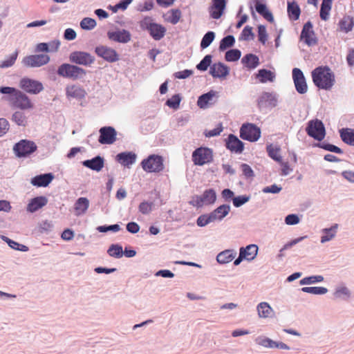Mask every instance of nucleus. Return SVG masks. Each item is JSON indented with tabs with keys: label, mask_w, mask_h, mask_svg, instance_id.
Listing matches in <instances>:
<instances>
[{
	"label": "nucleus",
	"mask_w": 354,
	"mask_h": 354,
	"mask_svg": "<svg viewBox=\"0 0 354 354\" xmlns=\"http://www.w3.org/2000/svg\"><path fill=\"white\" fill-rule=\"evenodd\" d=\"M0 93L8 94V100L10 104L21 110H27L32 109L33 104L29 99L28 96L24 92L10 86H1Z\"/></svg>",
	"instance_id": "1"
},
{
	"label": "nucleus",
	"mask_w": 354,
	"mask_h": 354,
	"mask_svg": "<svg viewBox=\"0 0 354 354\" xmlns=\"http://www.w3.org/2000/svg\"><path fill=\"white\" fill-rule=\"evenodd\" d=\"M315 85L321 89L330 90L335 84V75L327 66H319L312 71Z\"/></svg>",
	"instance_id": "2"
},
{
	"label": "nucleus",
	"mask_w": 354,
	"mask_h": 354,
	"mask_svg": "<svg viewBox=\"0 0 354 354\" xmlns=\"http://www.w3.org/2000/svg\"><path fill=\"white\" fill-rule=\"evenodd\" d=\"M140 27L142 30H147L150 36L156 41L163 38L167 31L162 25L152 22L151 18L149 17H146L141 21Z\"/></svg>",
	"instance_id": "3"
},
{
	"label": "nucleus",
	"mask_w": 354,
	"mask_h": 354,
	"mask_svg": "<svg viewBox=\"0 0 354 354\" xmlns=\"http://www.w3.org/2000/svg\"><path fill=\"white\" fill-rule=\"evenodd\" d=\"M141 166L144 171L151 173H158L164 169L163 158L156 154L149 155L141 162Z\"/></svg>",
	"instance_id": "4"
},
{
	"label": "nucleus",
	"mask_w": 354,
	"mask_h": 354,
	"mask_svg": "<svg viewBox=\"0 0 354 354\" xmlns=\"http://www.w3.org/2000/svg\"><path fill=\"white\" fill-rule=\"evenodd\" d=\"M307 134L317 141H322L326 136L324 123L318 119L310 120L306 126Z\"/></svg>",
	"instance_id": "5"
},
{
	"label": "nucleus",
	"mask_w": 354,
	"mask_h": 354,
	"mask_svg": "<svg viewBox=\"0 0 354 354\" xmlns=\"http://www.w3.org/2000/svg\"><path fill=\"white\" fill-rule=\"evenodd\" d=\"M37 149L36 144L31 140H21L13 147L15 154L18 158L28 157L33 153Z\"/></svg>",
	"instance_id": "6"
},
{
	"label": "nucleus",
	"mask_w": 354,
	"mask_h": 354,
	"mask_svg": "<svg viewBox=\"0 0 354 354\" xmlns=\"http://www.w3.org/2000/svg\"><path fill=\"white\" fill-rule=\"evenodd\" d=\"M213 160V151L207 147H198L192 152V161L195 165L202 166Z\"/></svg>",
	"instance_id": "7"
},
{
	"label": "nucleus",
	"mask_w": 354,
	"mask_h": 354,
	"mask_svg": "<svg viewBox=\"0 0 354 354\" xmlns=\"http://www.w3.org/2000/svg\"><path fill=\"white\" fill-rule=\"evenodd\" d=\"M69 60L71 63L84 66H91L95 61V57L85 51H73L69 55Z\"/></svg>",
	"instance_id": "8"
},
{
	"label": "nucleus",
	"mask_w": 354,
	"mask_h": 354,
	"mask_svg": "<svg viewBox=\"0 0 354 354\" xmlns=\"http://www.w3.org/2000/svg\"><path fill=\"white\" fill-rule=\"evenodd\" d=\"M260 136V129L254 124H243L240 129V137L243 140L255 142Z\"/></svg>",
	"instance_id": "9"
},
{
	"label": "nucleus",
	"mask_w": 354,
	"mask_h": 354,
	"mask_svg": "<svg viewBox=\"0 0 354 354\" xmlns=\"http://www.w3.org/2000/svg\"><path fill=\"white\" fill-rule=\"evenodd\" d=\"M95 54L102 58L104 60L113 63L119 60L120 56L118 53L111 47L100 45L95 48Z\"/></svg>",
	"instance_id": "10"
},
{
	"label": "nucleus",
	"mask_w": 354,
	"mask_h": 354,
	"mask_svg": "<svg viewBox=\"0 0 354 354\" xmlns=\"http://www.w3.org/2000/svg\"><path fill=\"white\" fill-rule=\"evenodd\" d=\"M300 39L308 46H312L317 44V39L315 37L313 26L310 21H308L303 26L301 30Z\"/></svg>",
	"instance_id": "11"
},
{
	"label": "nucleus",
	"mask_w": 354,
	"mask_h": 354,
	"mask_svg": "<svg viewBox=\"0 0 354 354\" xmlns=\"http://www.w3.org/2000/svg\"><path fill=\"white\" fill-rule=\"evenodd\" d=\"M19 84L23 90L30 94H38L44 89L43 84L40 82L27 77L22 78Z\"/></svg>",
	"instance_id": "12"
},
{
	"label": "nucleus",
	"mask_w": 354,
	"mask_h": 354,
	"mask_svg": "<svg viewBox=\"0 0 354 354\" xmlns=\"http://www.w3.org/2000/svg\"><path fill=\"white\" fill-rule=\"evenodd\" d=\"M292 73L296 91L299 94L306 93L308 91V86L301 70L298 68H294Z\"/></svg>",
	"instance_id": "13"
},
{
	"label": "nucleus",
	"mask_w": 354,
	"mask_h": 354,
	"mask_svg": "<svg viewBox=\"0 0 354 354\" xmlns=\"http://www.w3.org/2000/svg\"><path fill=\"white\" fill-rule=\"evenodd\" d=\"M99 133L98 142L102 145H111L116 140L117 132L112 127H101Z\"/></svg>",
	"instance_id": "14"
},
{
	"label": "nucleus",
	"mask_w": 354,
	"mask_h": 354,
	"mask_svg": "<svg viewBox=\"0 0 354 354\" xmlns=\"http://www.w3.org/2000/svg\"><path fill=\"white\" fill-rule=\"evenodd\" d=\"M225 147L231 152L241 153L244 149V143L237 136L230 133L225 139Z\"/></svg>",
	"instance_id": "15"
},
{
	"label": "nucleus",
	"mask_w": 354,
	"mask_h": 354,
	"mask_svg": "<svg viewBox=\"0 0 354 354\" xmlns=\"http://www.w3.org/2000/svg\"><path fill=\"white\" fill-rule=\"evenodd\" d=\"M277 95L274 93L264 92L258 100V106L262 107H275L277 105Z\"/></svg>",
	"instance_id": "16"
},
{
	"label": "nucleus",
	"mask_w": 354,
	"mask_h": 354,
	"mask_svg": "<svg viewBox=\"0 0 354 354\" xmlns=\"http://www.w3.org/2000/svg\"><path fill=\"white\" fill-rule=\"evenodd\" d=\"M226 7V0H212V4L209 7V15L212 19H218L223 14Z\"/></svg>",
	"instance_id": "17"
},
{
	"label": "nucleus",
	"mask_w": 354,
	"mask_h": 354,
	"mask_svg": "<svg viewBox=\"0 0 354 354\" xmlns=\"http://www.w3.org/2000/svg\"><path fill=\"white\" fill-rule=\"evenodd\" d=\"M107 37L110 40L119 43L125 44L131 40L130 32L124 29L116 31H109L107 32Z\"/></svg>",
	"instance_id": "18"
},
{
	"label": "nucleus",
	"mask_w": 354,
	"mask_h": 354,
	"mask_svg": "<svg viewBox=\"0 0 354 354\" xmlns=\"http://www.w3.org/2000/svg\"><path fill=\"white\" fill-rule=\"evenodd\" d=\"M196 204L201 207L203 204H213L216 199V194L214 189H206L201 196H196Z\"/></svg>",
	"instance_id": "19"
},
{
	"label": "nucleus",
	"mask_w": 354,
	"mask_h": 354,
	"mask_svg": "<svg viewBox=\"0 0 354 354\" xmlns=\"http://www.w3.org/2000/svg\"><path fill=\"white\" fill-rule=\"evenodd\" d=\"M230 68L225 64L218 62L210 66L209 74L214 78H225L229 75Z\"/></svg>",
	"instance_id": "20"
},
{
	"label": "nucleus",
	"mask_w": 354,
	"mask_h": 354,
	"mask_svg": "<svg viewBox=\"0 0 354 354\" xmlns=\"http://www.w3.org/2000/svg\"><path fill=\"white\" fill-rule=\"evenodd\" d=\"M82 165L91 170L99 172L104 165V158L101 156H96L91 159L85 160L82 162Z\"/></svg>",
	"instance_id": "21"
},
{
	"label": "nucleus",
	"mask_w": 354,
	"mask_h": 354,
	"mask_svg": "<svg viewBox=\"0 0 354 354\" xmlns=\"http://www.w3.org/2000/svg\"><path fill=\"white\" fill-rule=\"evenodd\" d=\"M136 158L137 156L135 153L126 151L117 154L115 159L122 165L129 168L131 165L135 163Z\"/></svg>",
	"instance_id": "22"
},
{
	"label": "nucleus",
	"mask_w": 354,
	"mask_h": 354,
	"mask_svg": "<svg viewBox=\"0 0 354 354\" xmlns=\"http://www.w3.org/2000/svg\"><path fill=\"white\" fill-rule=\"evenodd\" d=\"M214 97H218V93L215 91L211 90L199 96L197 101V105L201 109H205L207 107L208 104H213L215 103L216 100H213Z\"/></svg>",
	"instance_id": "23"
},
{
	"label": "nucleus",
	"mask_w": 354,
	"mask_h": 354,
	"mask_svg": "<svg viewBox=\"0 0 354 354\" xmlns=\"http://www.w3.org/2000/svg\"><path fill=\"white\" fill-rule=\"evenodd\" d=\"M54 176L51 173L37 175L31 179V184L36 187H46L53 180Z\"/></svg>",
	"instance_id": "24"
},
{
	"label": "nucleus",
	"mask_w": 354,
	"mask_h": 354,
	"mask_svg": "<svg viewBox=\"0 0 354 354\" xmlns=\"http://www.w3.org/2000/svg\"><path fill=\"white\" fill-rule=\"evenodd\" d=\"M48 203V199L46 196H37L32 198L27 206V211L31 213L35 212Z\"/></svg>",
	"instance_id": "25"
},
{
	"label": "nucleus",
	"mask_w": 354,
	"mask_h": 354,
	"mask_svg": "<svg viewBox=\"0 0 354 354\" xmlns=\"http://www.w3.org/2000/svg\"><path fill=\"white\" fill-rule=\"evenodd\" d=\"M66 94L68 98L72 97L77 100H81L86 96V92L80 86L71 85L66 86Z\"/></svg>",
	"instance_id": "26"
},
{
	"label": "nucleus",
	"mask_w": 354,
	"mask_h": 354,
	"mask_svg": "<svg viewBox=\"0 0 354 354\" xmlns=\"http://www.w3.org/2000/svg\"><path fill=\"white\" fill-rule=\"evenodd\" d=\"M255 10L265 19L269 22L274 21V17L272 12L268 10L266 3H261L259 0H255Z\"/></svg>",
	"instance_id": "27"
},
{
	"label": "nucleus",
	"mask_w": 354,
	"mask_h": 354,
	"mask_svg": "<svg viewBox=\"0 0 354 354\" xmlns=\"http://www.w3.org/2000/svg\"><path fill=\"white\" fill-rule=\"evenodd\" d=\"M230 212V206L227 204H223L218 206L214 211L210 212L214 221H222Z\"/></svg>",
	"instance_id": "28"
},
{
	"label": "nucleus",
	"mask_w": 354,
	"mask_h": 354,
	"mask_svg": "<svg viewBox=\"0 0 354 354\" xmlns=\"http://www.w3.org/2000/svg\"><path fill=\"white\" fill-rule=\"evenodd\" d=\"M236 252L234 250H225L216 256V261L220 264H225L232 261L236 257Z\"/></svg>",
	"instance_id": "29"
},
{
	"label": "nucleus",
	"mask_w": 354,
	"mask_h": 354,
	"mask_svg": "<svg viewBox=\"0 0 354 354\" xmlns=\"http://www.w3.org/2000/svg\"><path fill=\"white\" fill-rule=\"evenodd\" d=\"M89 207V201L87 198L80 197L74 204V209L76 216L84 214Z\"/></svg>",
	"instance_id": "30"
},
{
	"label": "nucleus",
	"mask_w": 354,
	"mask_h": 354,
	"mask_svg": "<svg viewBox=\"0 0 354 354\" xmlns=\"http://www.w3.org/2000/svg\"><path fill=\"white\" fill-rule=\"evenodd\" d=\"M68 68L70 70V79L73 80L83 79L86 75V71L76 64H68Z\"/></svg>",
	"instance_id": "31"
},
{
	"label": "nucleus",
	"mask_w": 354,
	"mask_h": 354,
	"mask_svg": "<svg viewBox=\"0 0 354 354\" xmlns=\"http://www.w3.org/2000/svg\"><path fill=\"white\" fill-rule=\"evenodd\" d=\"M241 62L245 67L253 69L259 66V59L256 55L249 53L242 58Z\"/></svg>",
	"instance_id": "32"
},
{
	"label": "nucleus",
	"mask_w": 354,
	"mask_h": 354,
	"mask_svg": "<svg viewBox=\"0 0 354 354\" xmlns=\"http://www.w3.org/2000/svg\"><path fill=\"white\" fill-rule=\"evenodd\" d=\"M239 252L245 254V259L251 261L253 260L257 255L258 247L255 244H250L247 245L245 248L241 247L239 249Z\"/></svg>",
	"instance_id": "33"
},
{
	"label": "nucleus",
	"mask_w": 354,
	"mask_h": 354,
	"mask_svg": "<svg viewBox=\"0 0 354 354\" xmlns=\"http://www.w3.org/2000/svg\"><path fill=\"white\" fill-rule=\"evenodd\" d=\"M287 12L290 20L296 21L299 19L301 10L295 1L288 2Z\"/></svg>",
	"instance_id": "34"
},
{
	"label": "nucleus",
	"mask_w": 354,
	"mask_h": 354,
	"mask_svg": "<svg viewBox=\"0 0 354 354\" xmlns=\"http://www.w3.org/2000/svg\"><path fill=\"white\" fill-rule=\"evenodd\" d=\"M339 134L342 141L351 146H354V129H342L339 131Z\"/></svg>",
	"instance_id": "35"
},
{
	"label": "nucleus",
	"mask_w": 354,
	"mask_h": 354,
	"mask_svg": "<svg viewBox=\"0 0 354 354\" xmlns=\"http://www.w3.org/2000/svg\"><path fill=\"white\" fill-rule=\"evenodd\" d=\"M332 3L333 0H322L319 10V16L322 20L327 21L329 19Z\"/></svg>",
	"instance_id": "36"
},
{
	"label": "nucleus",
	"mask_w": 354,
	"mask_h": 354,
	"mask_svg": "<svg viewBox=\"0 0 354 354\" xmlns=\"http://www.w3.org/2000/svg\"><path fill=\"white\" fill-rule=\"evenodd\" d=\"M257 77L259 79L261 83H266L267 82H273L275 80V74L270 70L263 68L259 70Z\"/></svg>",
	"instance_id": "37"
},
{
	"label": "nucleus",
	"mask_w": 354,
	"mask_h": 354,
	"mask_svg": "<svg viewBox=\"0 0 354 354\" xmlns=\"http://www.w3.org/2000/svg\"><path fill=\"white\" fill-rule=\"evenodd\" d=\"M337 228H338V225L334 224L329 228L323 229L322 232L324 234V235H323L321 237V243H324L327 241L332 240L333 238H335L336 233H337Z\"/></svg>",
	"instance_id": "38"
},
{
	"label": "nucleus",
	"mask_w": 354,
	"mask_h": 354,
	"mask_svg": "<svg viewBox=\"0 0 354 354\" xmlns=\"http://www.w3.org/2000/svg\"><path fill=\"white\" fill-rule=\"evenodd\" d=\"M341 30L347 33L353 30L354 26L353 18L350 16H344L339 22Z\"/></svg>",
	"instance_id": "39"
},
{
	"label": "nucleus",
	"mask_w": 354,
	"mask_h": 354,
	"mask_svg": "<svg viewBox=\"0 0 354 354\" xmlns=\"http://www.w3.org/2000/svg\"><path fill=\"white\" fill-rule=\"evenodd\" d=\"M257 310L260 317L267 318L270 317L273 312L272 308L267 302H261L257 305Z\"/></svg>",
	"instance_id": "40"
},
{
	"label": "nucleus",
	"mask_w": 354,
	"mask_h": 354,
	"mask_svg": "<svg viewBox=\"0 0 354 354\" xmlns=\"http://www.w3.org/2000/svg\"><path fill=\"white\" fill-rule=\"evenodd\" d=\"M235 43V38L233 35H229L224 37L220 41L219 50L224 51L226 49L232 47Z\"/></svg>",
	"instance_id": "41"
},
{
	"label": "nucleus",
	"mask_w": 354,
	"mask_h": 354,
	"mask_svg": "<svg viewBox=\"0 0 354 354\" xmlns=\"http://www.w3.org/2000/svg\"><path fill=\"white\" fill-rule=\"evenodd\" d=\"M107 253L110 257L120 259L123 256L122 247L119 244H111L107 250Z\"/></svg>",
	"instance_id": "42"
},
{
	"label": "nucleus",
	"mask_w": 354,
	"mask_h": 354,
	"mask_svg": "<svg viewBox=\"0 0 354 354\" xmlns=\"http://www.w3.org/2000/svg\"><path fill=\"white\" fill-rule=\"evenodd\" d=\"M255 342L262 346L265 348H275L277 342L273 341L272 339L265 337V336H259L255 339Z\"/></svg>",
	"instance_id": "43"
},
{
	"label": "nucleus",
	"mask_w": 354,
	"mask_h": 354,
	"mask_svg": "<svg viewBox=\"0 0 354 354\" xmlns=\"http://www.w3.org/2000/svg\"><path fill=\"white\" fill-rule=\"evenodd\" d=\"M241 56V50L236 48H234L230 49L225 53V59L227 62H236L240 59Z\"/></svg>",
	"instance_id": "44"
},
{
	"label": "nucleus",
	"mask_w": 354,
	"mask_h": 354,
	"mask_svg": "<svg viewBox=\"0 0 354 354\" xmlns=\"http://www.w3.org/2000/svg\"><path fill=\"white\" fill-rule=\"evenodd\" d=\"M215 38V33L213 31H208L203 37L201 41V48L205 49L207 48Z\"/></svg>",
	"instance_id": "45"
},
{
	"label": "nucleus",
	"mask_w": 354,
	"mask_h": 354,
	"mask_svg": "<svg viewBox=\"0 0 354 354\" xmlns=\"http://www.w3.org/2000/svg\"><path fill=\"white\" fill-rule=\"evenodd\" d=\"M324 281V277L322 275H313L310 277H306L303 278L299 281V284L303 285H308L313 284L318 282H322Z\"/></svg>",
	"instance_id": "46"
},
{
	"label": "nucleus",
	"mask_w": 354,
	"mask_h": 354,
	"mask_svg": "<svg viewBox=\"0 0 354 354\" xmlns=\"http://www.w3.org/2000/svg\"><path fill=\"white\" fill-rule=\"evenodd\" d=\"M301 291L313 295H324L328 292V289L324 287H303Z\"/></svg>",
	"instance_id": "47"
},
{
	"label": "nucleus",
	"mask_w": 354,
	"mask_h": 354,
	"mask_svg": "<svg viewBox=\"0 0 354 354\" xmlns=\"http://www.w3.org/2000/svg\"><path fill=\"white\" fill-rule=\"evenodd\" d=\"M212 56L206 55L203 59L196 65V68L201 71H205L212 64Z\"/></svg>",
	"instance_id": "48"
},
{
	"label": "nucleus",
	"mask_w": 354,
	"mask_h": 354,
	"mask_svg": "<svg viewBox=\"0 0 354 354\" xmlns=\"http://www.w3.org/2000/svg\"><path fill=\"white\" fill-rule=\"evenodd\" d=\"M266 150L268 152V156L273 159L274 160L281 162V156L278 155V152L279 151L280 149L278 147H274L272 145H268L266 147Z\"/></svg>",
	"instance_id": "49"
},
{
	"label": "nucleus",
	"mask_w": 354,
	"mask_h": 354,
	"mask_svg": "<svg viewBox=\"0 0 354 354\" xmlns=\"http://www.w3.org/2000/svg\"><path fill=\"white\" fill-rule=\"evenodd\" d=\"M97 25L96 21L90 17H85L80 21V27L83 30H93Z\"/></svg>",
	"instance_id": "50"
},
{
	"label": "nucleus",
	"mask_w": 354,
	"mask_h": 354,
	"mask_svg": "<svg viewBox=\"0 0 354 354\" xmlns=\"http://www.w3.org/2000/svg\"><path fill=\"white\" fill-rule=\"evenodd\" d=\"M12 120L19 126L25 127L26 124V118L21 111H15L12 115Z\"/></svg>",
	"instance_id": "51"
},
{
	"label": "nucleus",
	"mask_w": 354,
	"mask_h": 354,
	"mask_svg": "<svg viewBox=\"0 0 354 354\" xmlns=\"http://www.w3.org/2000/svg\"><path fill=\"white\" fill-rule=\"evenodd\" d=\"M22 64L26 67L36 68L41 67L34 55H28L22 59Z\"/></svg>",
	"instance_id": "52"
},
{
	"label": "nucleus",
	"mask_w": 354,
	"mask_h": 354,
	"mask_svg": "<svg viewBox=\"0 0 354 354\" xmlns=\"http://www.w3.org/2000/svg\"><path fill=\"white\" fill-rule=\"evenodd\" d=\"M317 146L319 148H322L324 150H326V151H328L330 152H333V153H343V151L342 150V149H340L339 147H338L334 145L330 144L328 142H323L321 143H318L317 145Z\"/></svg>",
	"instance_id": "53"
},
{
	"label": "nucleus",
	"mask_w": 354,
	"mask_h": 354,
	"mask_svg": "<svg viewBox=\"0 0 354 354\" xmlns=\"http://www.w3.org/2000/svg\"><path fill=\"white\" fill-rule=\"evenodd\" d=\"M214 222L211 214H205L199 216L196 220V224L199 227H205L209 223Z\"/></svg>",
	"instance_id": "54"
},
{
	"label": "nucleus",
	"mask_w": 354,
	"mask_h": 354,
	"mask_svg": "<svg viewBox=\"0 0 354 354\" xmlns=\"http://www.w3.org/2000/svg\"><path fill=\"white\" fill-rule=\"evenodd\" d=\"M169 13L170 15L167 20L173 25L178 24L181 17V11L179 9H171Z\"/></svg>",
	"instance_id": "55"
},
{
	"label": "nucleus",
	"mask_w": 354,
	"mask_h": 354,
	"mask_svg": "<svg viewBox=\"0 0 354 354\" xmlns=\"http://www.w3.org/2000/svg\"><path fill=\"white\" fill-rule=\"evenodd\" d=\"M254 37V35L252 32V28L251 26H246L241 32L239 40L250 41L253 39Z\"/></svg>",
	"instance_id": "56"
},
{
	"label": "nucleus",
	"mask_w": 354,
	"mask_h": 354,
	"mask_svg": "<svg viewBox=\"0 0 354 354\" xmlns=\"http://www.w3.org/2000/svg\"><path fill=\"white\" fill-rule=\"evenodd\" d=\"M17 56H18V51L16 50L15 53H13L12 55H10L8 58H6L5 60H3V62H1L0 63V67L1 68H9L10 66H12L17 58Z\"/></svg>",
	"instance_id": "57"
},
{
	"label": "nucleus",
	"mask_w": 354,
	"mask_h": 354,
	"mask_svg": "<svg viewBox=\"0 0 354 354\" xmlns=\"http://www.w3.org/2000/svg\"><path fill=\"white\" fill-rule=\"evenodd\" d=\"M181 101V97L179 94H176L173 95L171 98H169L166 101V105L169 107L177 109L179 107L180 103Z\"/></svg>",
	"instance_id": "58"
},
{
	"label": "nucleus",
	"mask_w": 354,
	"mask_h": 354,
	"mask_svg": "<svg viewBox=\"0 0 354 354\" xmlns=\"http://www.w3.org/2000/svg\"><path fill=\"white\" fill-rule=\"evenodd\" d=\"M153 202L143 201L139 205L138 209L142 214H149L153 210Z\"/></svg>",
	"instance_id": "59"
},
{
	"label": "nucleus",
	"mask_w": 354,
	"mask_h": 354,
	"mask_svg": "<svg viewBox=\"0 0 354 354\" xmlns=\"http://www.w3.org/2000/svg\"><path fill=\"white\" fill-rule=\"evenodd\" d=\"M96 230L99 232L106 233L109 231H111L113 232H119L121 230V228L119 224H113L110 225H100L96 228Z\"/></svg>",
	"instance_id": "60"
},
{
	"label": "nucleus",
	"mask_w": 354,
	"mask_h": 354,
	"mask_svg": "<svg viewBox=\"0 0 354 354\" xmlns=\"http://www.w3.org/2000/svg\"><path fill=\"white\" fill-rule=\"evenodd\" d=\"M68 63H64V64H61L57 70V75L64 78L70 79V75H69L70 70L68 69Z\"/></svg>",
	"instance_id": "61"
},
{
	"label": "nucleus",
	"mask_w": 354,
	"mask_h": 354,
	"mask_svg": "<svg viewBox=\"0 0 354 354\" xmlns=\"http://www.w3.org/2000/svg\"><path fill=\"white\" fill-rule=\"evenodd\" d=\"M250 199V196L247 195H241L238 196H234L233 198V205L236 207H239L248 202Z\"/></svg>",
	"instance_id": "62"
},
{
	"label": "nucleus",
	"mask_w": 354,
	"mask_h": 354,
	"mask_svg": "<svg viewBox=\"0 0 354 354\" xmlns=\"http://www.w3.org/2000/svg\"><path fill=\"white\" fill-rule=\"evenodd\" d=\"M258 37H259V41L261 44H266V41L268 38V34H267L266 28L265 26L259 25L258 26Z\"/></svg>",
	"instance_id": "63"
},
{
	"label": "nucleus",
	"mask_w": 354,
	"mask_h": 354,
	"mask_svg": "<svg viewBox=\"0 0 354 354\" xmlns=\"http://www.w3.org/2000/svg\"><path fill=\"white\" fill-rule=\"evenodd\" d=\"M334 295L336 297H342V296L349 297L351 292L347 287L342 286L336 288Z\"/></svg>",
	"instance_id": "64"
}]
</instances>
